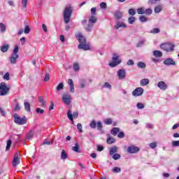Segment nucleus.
Returning <instances> with one entry per match:
<instances>
[{
  "instance_id": "nucleus-1",
  "label": "nucleus",
  "mask_w": 179,
  "mask_h": 179,
  "mask_svg": "<svg viewBox=\"0 0 179 179\" xmlns=\"http://www.w3.org/2000/svg\"><path fill=\"white\" fill-rule=\"evenodd\" d=\"M76 38L80 43L78 45V50H83L84 51L91 50L90 44L86 43V38H85L81 33H78V34L76 36Z\"/></svg>"
},
{
  "instance_id": "nucleus-2",
  "label": "nucleus",
  "mask_w": 179,
  "mask_h": 179,
  "mask_svg": "<svg viewBox=\"0 0 179 179\" xmlns=\"http://www.w3.org/2000/svg\"><path fill=\"white\" fill-rule=\"evenodd\" d=\"M73 12V10L72 9V7L68 6H66L64 8V13H63V22L65 23V24H68L69 22H71V17L72 16V13Z\"/></svg>"
},
{
  "instance_id": "nucleus-3",
  "label": "nucleus",
  "mask_w": 179,
  "mask_h": 179,
  "mask_svg": "<svg viewBox=\"0 0 179 179\" xmlns=\"http://www.w3.org/2000/svg\"><path fill=\"white\" fill-rule=\"evenodd\" d=\"M13 117L14 122L17 125H24V124H27V118L26 117V116L20 117H19V115H17V113H14Z\"/></svg>"
},
{
  "instance_id": "nucleus-4",
  "label": "nucleus",
  "mask_w": 179,
  "mask_h": 179,
  "mask_svg": "<svg viewBox=\"0 0 179 179\" xmlns=\"http://www.w3.org/2000/svg\"><path fill=\"white\" fill-rule=\"evenodd\" d=\"M18 52H19V46L15 45L13 50V52L10 57V64H12L13 65L16 64V62H17V59L19 58V54H17Z\"/></svg>"
},
{
  "instance_id": "nucleus-5",
  "label": "nucleus",
  "mask_w": 179,
  "mask_h": 179,
  "mask_svg": "<svg viewBox=\"0 0 179 179\" xmlns=\"http://www.w3.org/2000/svg\"><path fill=\"white\" fill-rule=\"evenodd\" d=\"M96 22H97V18H96V17L93 15L90 17L88 24L85 27V30L88 32L92 31V30H93V26H94V23H96Z\"/></svg>"
},
{
  "instance_id": "nucleus-6",
  "label": "nucleus",
  "mask_w": 179,
  "mask_h": 179,
  "mask_svg": "<svg viewBox=\"0 0 179 179\" xmlns=\"http://www.w3.org/2000/svg\"><path fill=\"white\" fill-rule=\"evenodd\" d=\"M9 90H10V87L6 86V83H0V96H6L9 93Z\"/></svg>"
},
{
  "instance_id": "nucleus-7",
  "label": "nucleus",
  "mask_w": 179,
  "mask_h": 179,
  "mask_svg": "<svg viewBox=\"0 0 179 179\" xmlns=\"http://www.w3.org/2000/svg\"><path fill=\"white\" fill-rule=\"evenodd\" d=\"M160 48L166 51V52H173L174 51V45L173 43H164L160 45Z\"/></svg>"
},
{
  "instance_id": "nucleus-8",
  "label": "nucleus",
  "mask_w": 179,
  "mask_h": 179,
  "mask_svg": "<svg viewBox=\"0 0 179 179\" xmlns=\"http://www.w3.org/2000/svg\"><path fill=\"white\" fill-rule=\"evenodd\" d=\"M62 101L66 106H70L72 103V96L68 93L64 94L62 95Z\"/></svg>"
},
{
  "instance_id": "nucleus-9",
  "label": "nucleus",
  "mask_w": 179,
  "mask_h": 179,
  "mask_svg": "<svg viewBox=\"0 0 179 179\" xmlns=\"http://www.w3.org/2000/svg\"><path fill=\"white\" fill-rule=\"evenodd\" d=\"M143 88L137 87L133 91L132 96L134 97H139V96H142L143 94Z\"/></svg>"
},
{
  "instance_id": "nucleus-10",
  "label": "nucleus",
  "mask_w": 179,
  "mask_h": 179,
  "mask_svg": "<svg viewBox=\"0 0 179 179\" xmlns=\"http://www.w3.org/2000/svg\"><path fill=\"white\" fill-rule=\"evenodd\" d=\"M127 152L130 153V155L138 153V152H139V148L136 147L135 145L129 146L127 148Z\"/></svg>"
},
{
  "instance_id": "nucleus-11",
  "label": "nucleus",
  "mask_w": 179,
  "mask_h": 179,
  "mask_svg": "<svg viewBox=\"0 0 179 179\" xmlns=\"http://www.w3.org/2000/svg\"><path fill=\"white\" fill-rule=\"evenodd\" d=\"M126 76H127V71H125V69H120L117 71L118 79L120 80L125 79Z\"/></svg>"
},
{
  "instance_id": "nucleus-12",
  "label": "nucleus",
  "mask_w": 179,
  "mask_h": 179,
  "mask_svg": "<svg viewBox=\"0 0 179 179\" xmlns=\"http://www.w3.org/2000/svg\"><path fill=\"white\" fill-rule=\"evenodd\" d=\"M17 164H20V160L19 159V153L17 152L15 153L14 159L13 160V166H14V167H16Z\"/></svg>"
},
{
  "instance_id": "nucleus-13",
  "label": "nucleus",
  "mask_w": 179,
  "mask_h": 179,
  "mask_svg": "<svg viewBox=\"0 0 179 179\" xmlns=\"http://www.w3.org/2000/svg\"><path fill=\"white\" fill-rule=\"evenodd\" d=\"M164 64L170 66V65H176V62L173 59L168 58L164 61Z\"/></svg>"
},
{
  "instance_id": "nucleus-14",
  "label": "nucleus",
  "mask_w": 179,
  "mask_h": 179,
  "mask_svg": "<svg viewBox=\"0 0 179 179\" xmlns=\"http://www.w3.org/2000/svg\"><path fill=\"white\" fill-rule=\"evenodd\" d=\"M157 86L161 90H167V84H166V83H164V81L159 82L157 84Z\"/></svg>"
},
{
  "instance_id": "nucleus-15",
  "label": "nucleus",
  "mask_w": 179,
  "mask_h": 179,
  "mask_svg": "<svg viewBox=\"0 0 179 179\" xmlns=\"http://www.w3.org/2000/svg\"><path fill=\"white\" fill-rule=\"evenodd\" d=\"M68 83L70 86V92L71 93H75V85L73 84V80L72 79H69Z\"/></svg>"
},
{
  "instance_id": "nucleus-16",
  "label": "nucleus",
  "mask_w": 179,
  "mask_h": 179,
  "mask_svg": "<svg viewBox=\"0 0 179 179\" xmlns=\"http://www.w3.org/2000/svg\"><path fill=\"white\" fill-rule=\"evenodd\" d=\"M118 152V147L114 146L109 150L110 156L115 155Z\"/></svg>"
},
{
  "instance_id": "nucleus-17",
  "label": "nucleus",
  "mask_w": 179,
  "mask_h": 179,
  "mask_svg": "<svg viewBox=\"0 0 179 179\" xmlns=\"http://www.w3.org/2000/svg\"><path fill=\"white\" fill-rule=\"evenodd\" d=\"M124 13L120 10H117L114 13V16L115 17V19H117V20H120V19H122V15Z\"/></svg>"
},
{
  "instance_id": "nucleus-18",
  "label": "nucleus",
  "mask_w": 179,
  "mask_h": 179,
  "mask_svg": "<svg viewBox=\"0 0 179 179\" xmlns=\"http://www.w3.org/2000/svg\"><path fill=\"white\" fill-rule=\"evenodd\" d=\"M121 27H123L124 29H125L127 27V24H125V23L124 22H117V24L115 25V29H116L117 30H118V29Z\"/></svg>"
},
{
  "instance_id": "nucleus-19",
  "label": "nucleus",
  "mask_w": 179,
  "mask_h": 179,
  "mask_svg": "<svg viewBox=\"0 0 179 179\" xmlns=\"http://www.w3.org/2000/svg\"><path fill=\"white\" fill-rule=\"evenodd\" d=\"M38 101L41 104V107H42L43 108H45V107H47V106L45 105V101L44 100V98L43 96L38 97Z\"/></svg>"
},
{
  "instance_id": "nucleus-20",
  "label": "nucleus",
  "mask_w": 179,
  "mask_h": 179,
  "mask_svg": "<svg viewBox=\"0 0 179 179\" xmlns=\"http://www.w3.org/2000/svg\"><path fill=\"white\" fill-rule=\"evenodd\" d=\"M154 57H156V58H160V57H163V53L160 50H155L153 52Z\"/></svg>"
},
{
  "instance_id": "nucleus-21",
  "label": "nucleus",
  "mask_w": 179,
  "mask_h": 179,
  "mask_svg": "<svg viewBox=\"0 0 179 179\" xmlns=\"http://www.w3.org/2000/svg\"><path fill=\"white\" fill-rule=\"evenodd\" d=\"M118 132H120V128L118 127H113L110 131L111 135H113L114 136H116Z\"/></svg>"
},
{
  "instance_id": "nucleus-22",
  "label": "nucleus",
  "mask_w": 179,
  "mask_h": 179,
  "mask_svg": "<svg viewBox=\"0 0 179 179\" xmlns=\"http://www.w3.org/2000/svg\"><path fill=\"white\" fill-rule=\"evenodd\" d=\"M120 64H121V60H119L117 62H111L110 63H109V66H110V68H115V66L117 65H120Z\"/></svg>"
},
{
  "instance_id": "nucleus-23",
  "label": "nucleus",
  "mask_w": 179,
  "mask_h": 179,
  "mask_svg": "<svg viewBox=\"0 0 179 179\" xmlns=\"http://www.w3.org/2000/svg\"><path fill=\"white\" fill-rule=\"evenodd\" d=\"M149 79L148 78H144L141 80L140 85L141 86H148V84L149 83Z\"/></svg>"
},
{
  "instance_id": "nucleus-24",
  "label": "nucleus",
  "mask_w": 179,
  "mask_h": 179,
  "mask_svg": "<svg viewBox=\"0 0 179 179\" xmlns=\"http://www.w3.org/2000/svg\"><path fill=\"white\" fill-rule=\"evenodd\" d=\"M33 136H34V131L33 130L29 131L27 134V139L28 140L33 139Z\"/></svg>"
},
{
  "instance_id": "nucleus-25",
  "label": "nucleus",
  "mask_w": 179,
  "mask_h": 179,
  "mask_svg": "<svg viewBox=\"0 0 179 179\" xmlns=\"http://www.w3.org/2000/svg\"><path fill=\"white\" fill-rule=\"evenodd\" d=\"M8 50H9V45H8V44H3L1 47V51L2 52H7Z\"/></svg>"
},
{
  "instance_id": "nucleus-26",
  "label": "nucleus",
  "mask_w": 179,
  "mask_h": 179,
  "mask_svg": "<svg viewBox=\"0 0 179 179\" xmlns=\"http://www.w3.org/2000/svg\"><path fill=\"white\" fill-rule=\"evenodd\" d=\"M10 146H12V140L9 138L7 141L6 148V152H8L10 149Z\"/></svg>"
},
{
  "instance_id": "nucleus-27",
  "label": "nucleus",
  "mask_w": 179,
  "mask_h": 179,
  "mask_svg": "<svg viewBox=\"0 0 179 179\" xmlns=\"http://www.w3.org/2000/svg\"><path fill=\"white\" fill-rule=\"evenodd\" d=\"M25 110L27 111V113H30V103L29 102L24 101V103Z\"/></svg>"
},
{
  "instance_id": "nucleus-28",
  "label": "nucleus",
  "mask_w": 179,
  "mask_h": 179,
  "mask_svg": "<svg viewBox=\"0 0 179 179\" xmlns=\"http://www.w3.org/2000/svg\"><path fill=\"white\" fill-rule=\"evenodd\" d=\"M137 66H138V68H140L141 69H145V68H146V64H145V62H139L137 64Z\"/></svg>"
},
{
  "instance_id": "nucleus-29",
  "label": "nucleus",
  "mask_w": 179,
  "mask_h": 179,
  "mask_svg": "<svg viewBox=\"0 0 179 179\" xmlns=\"http://www.w3.org/2000/svg\"><path fill=\"white\" fill-rule=\"evenodd\" d=\"M62 160H65V159H68V155H66V152L65 150H62V155H61Z\"/></svg>"
},
{
  "instance_id": "nucleus-30",
  "label": "nucleus",
  "mask_w": 179,
  "mask_h": 179,
  "mask_svg": "<svg viewBox=\"0 0 179 179\" xmlns=\"http://www.w3.org/2000/svg\"><path fill=\"white\" fill-rule=\"evenodd\" d=\"M106 142H107V143H108V145H111V144H113V143H114L115 142V138H114L110 136V137L108 138Z\"/></svg>"
},
{
  "instance_id": "nucleus-31",
  "label": "nucleus",
  "mask_w": 179,
  "mask_h": 179,
  "mask_svg": "<svg viewBox=\"0 0 179 179\" xmlns=\"http://www.w3.org/2000/svg\"><path fill=\"white\" fill-rule=\"evenodd\" d=\"M67 117L70 120V121L72 122V124H73V116L72 113L71 112V110H69L67 112Z\"/></svg>"
},
{
  "instance_id": "nucleus-32",
  "label": "nucleus",
  "mask_w": 179,
  "mask_h": 179,
  "mask_svg": "<svg viewBox=\"0 0 179 179\" xmlns=\"http://www.w3.org/2000/svg\"><path fill=\"white\" fill-rule=\"evenodd\" d=\"M120 58V56H118V55L114 53L113 55V57H112V60L114 62H118V61H121L119 59Z\"/></svg>"
},
{
  "instance_id": "nucleus-33",
  "label": "nucleus",
  "mask_w": 179,
  "mask_h": 179,
  "mask_svg": "<svg viewBox=\"0 0 179 179\" xmlns=\"http://www.w3.org/2000/svg\"><path fill=\"white\" fill-rule=\"evenodd\" d=\"M0 31L1 33H5V31H6V27L5 26V24L0 23Z\"/></svg>"
},
{
  "instance_id": "nucleus-34",
  "label": "nucleus",
  "mask_w": 179,
  "mask_h": 179,
  "mask_svg": "<svg viewBox=\"0 0 179 179\" xmlns=\"http://www.w3.org/2000/svg\"><path fill=\"white\" fill-rule=\"evenodd\" d=\"M72 150H73V152L79 153V144H78V143H75L74 147L72 148Z\"/></svg>"
},
{
  "instance_id": "nucleus-35",
  "label": "nucleus",
  "mask_w": 179,
  "mask_h": 179,
  "mask_svg": "<svg viewBox=\"0 0 179 179\" xmlns=\"http://www.w3.org/2000/svg\"><path fill=\"white\" fill-rule=\"evenodd\" d=\"M150 33L152 34H158V33H160V29L159 28H154L150 31Z\"/></svg>"
},
{
  "instance_id": "nucleus-36",
  "label": "nucleus",
  "mask_w": 179,
  "mask_h": 179,
  "mask_svg": "<svg viewBox=\"0 0 179 179\" xmlns=\"http://www.w3.org/2000/svg\"><path fill=\"white\" fill-rule=\"evenodd\" d=\"M80 87L85 89L86 87V80H83L80 82Z\"/></svg>"
},
{
  "instance_id": "nucleus-37",
  "label": "nucleus",
  "mask_w": 179,
  "mask_h": 179,
  "mask_svg": "<svg viewBox=\"0 0 179 179\" xmlns=\"http://www.w3.org/2000/svg\"><path fill=\"white\" fill-rule=\"evenodd\" d=\"M73 68L74 71H76V72H78V71H79L80 69V66H79V64H78V63H74L73 64Z\"/></svg>"
},
{
  "instance_id": "nucleus-38",
  "label": "nucleus",
  "mask_w": 179,
  "mask_h": 179,
  "mask_svg": "<svg viewBox=\"0 0 179 179\" xmlns=\"http://www.w3.org/2000/svg\"><path fill=\"white\" fill-rule=\"evenodd\" d=\"M104 124H106V125H111V124H113V119L111 118H107L104 120Z\"/></svg>"
},
{
  "instance_id": "nucleus-39",
  "label": "nucleus",
  "mask_w": 179,
  "mask_h": 179,
  "mask_svg": "<svg viewBox=\"0 0 179 179\" xmlns=\"http://www.w3.org/2000/svg\"><path fill=\"white\" fill-rule=\"evenodd\" d=\"M112 159H113V160H120V159H121V155H120V154H113V155H112Z\"/></svg>"
},
{
  "instance_id": "nucleus-40",
  "label": "nucleus",
  "mask_w": 179,
  "mask_h": 179,
  "mask_svg": "<svg viewBox=\"0 0 179 179\" xmlns=\"http://www.w3.org/2000/svg\"><path fill=\"white\" fill-rule=\"evenodd\" d=\"M135 20H136V18L134 16H131L128 18V22L129 23V24H134Z\"/></svg>"
},
{
  "instance_id": "nucleus-41",
  "label": "nucleus",
  "mask_w": 179,
  "mask_h": 179,
  "mask_svg": "<svg viewBox=\"0 0 179 179\" xmlns=\"http://www.w3.org/2000/svg\"><path fill=\"white\" fill-rule=\"evenodd\" d=\"M162 6H157L155 8V13H160L162 12Z\"/></svg>"
},
{
  "instance_id": "nucleus-42",
  "label": "nucleus",
  "mask_w": 179,
  "mask_h": 179,
  "mask_svg": "<svg viewBox=\"0 0 179 179\" xmlns=\"http://www.w3.org/2000/svg\"><path fill=\"white\" fill-rule=\"evenodd\" d=\"M137 13L138 15H145V8H138Z\"/></svg>"
},
{
  "instance_id": "nucleus-43",
  "label": "nucleus",
  "mask_w": 179,
  "mask_h": 179,
  "mask_svg": "<svg viewBox=\"0 0 179 179\" xmlns=\"http://www.w3.org/2000/svg\"><path fill=\"white\" fill-rule=\"evenodd\" d=\"M96 128L98 131H101V129H103V123H101V122H98L96 123Z\"/></svg>"
},
{
  "instance_id": "nucleus-44",
  "label": "nucleus",
  "mask_w": 179,
  "mask_h": 179,
  "mask_svg": "<svg viewBox=\"0 0 179 179\" xmlns=\"http://www.w3.org/2000/svg\"><path fill=\"white\" fill-rule=\"evenodd\" d=\"M24 33L25 34H29V33H30V27H29V25H25Z\"/></svg>"
},
{
  "instance_id": "nucleus-45",
  "label": "nucleus",
  "mask_w": 179,
  "mask_h": 179,
  "mask_svg": "<svg viewBox=\"0 0 179 179\" xmlns=\"http://www.w3.org/2000/svg\"><path fill=\"white\" fill-rule=\"evenodd\" d=\"M145 43H146V40H145V39L139 41L138 43H137V47H138V48L142 47V45H143V44H145Z\"/></svg>"
},
{
  "instance_id": "nucleus-46",
  "label": "nucleus",
  "mask_w": 179,
  "mask_h": 179,
  "mask_svg": "<svg viewBox=\"0 0 179 179\" xmlns=\"http://www.w3.org/2000/svg\"><path fill=\"white\" fill-rule=\"evenodd\" d=\"M149 146L151 149H156V148H157V143L156 142L150 143Z\"/></svg>"
},
{
  "instance_id": "nucleus-47",
  "label": "nucleus",
  "mask_w": 179,
  "mask_h": 179,
  "mask_svg": "<svg viewBox=\"0 0 179 179\" xmlns=\"http://www.w3.org/2000/svg\"><path fill=\"white\" fill-rule=\"evenodd\" d=\"M27 2H29V0H22L21 1L22 8H27Z\"/></svg>"
},
{
  "instance_id": "nucleus-48",
  "label": "nucleus",
  "mask_w": 179,
  "mask_h": 179,
  "mask_svg": "<svg viewBox=\"0 0 179 179\" xmlns=\"http://www.w3.org/2000/svg\"><path fill=\"white\" fill-rule=\"evenodd\" d=\"M136 14V11H135L134 8H130L129 10V15H130V16H134V15Z\"/></svg>"
},
{
  "instance_id": "nucleus-49",
  "label": "nucleus",
  "mask_w": 179,
  "mask_h": 179,
  "mask_svg": "<svg viewBox=\"0 0 179 179\" xmlns=\"http://www.w3.org/2000/svg\"><path fill=\"white\" fill-rule=\"evenodd\" d=\"M139 20L141 22H148V18H146V17H145V15H141L139 17Z\"/></svg>"
},
{
  "instance_id": "nucleus-50",
  "label": "nucleus",
  "mask_w": 179,
  "mask_h": 179,
  "mask_svg": "<svg viewBox=\"0 0 179 179\" xmlns=\"http://www.w3.org/2000/svg\"><path fill=\"white\" fill-rule=\"evenodd\" d=\"M160 0H149L148 5H156Z\"/></svg>"
},
{
  "instance_id": "nucleus-51",
  "label": "nucleus",
  "mask_w": 179,
  "mask_h": 179,
  "mask_svg": "<svg viewBox=\"0 0 179 179\" xmlns=\"http://www.w3.org/2000/svg\"><path fill=\"white\" fill-rule=\"evenodd\" d=\"M127 65L128 66H133V65H135V62L132 59H129L127 62Z\"/></svg>"
},
{
  "instance_id": "nucleus-52",
  "label": "nucleus",
  "mask_w": 179,
  "mask_h": 179,
  "mask_svg": "<svg viewBox=\"0 0 179 179\" xmlns=\"http://www.w3.org/2000/svg\"><path fill=\"white\" fill-rule=\"evenodd\" d=\"M97 124V123H96L95 120H92L91 122V123L90 124V126L91 127V128H92V129H96V125Z\"/></svg>"
},
{
  "instance_id": "nucleus-53",
  "label": "nucleus",
  "mask_w": 179,
  "mask_h": 179,
  "mask_svg": "<svg viewBox=\"0 0 179 179\" xmlns=\"http://www.w3.org/2000/svg\"><path fill=\"white\" fill-rule=\"evenodd\" d=\"M113 173H121V169L120 167H114L112 169Z\"/></svg>"
},
{
  "instance_id": "nucleus-54",
  "label": "nucleus",
  "mask_w": 179,
  "mask_h": 179,
  "mask_svg": "<svg viewBox=\"0 0 179 179\" xmlns=\"http://www.w3.org/2000/svg\"><path fill=\"white\" fill-rule=\"evenodd\" d=\"M136 107L138 108V110H143V108H145V105H143L142 103H137Z\"/></svg>"
},
{
  "instance_id": "nucleus-55",
  "label": "nucleus",
  "mask_w": 179,
  "mask_h": 179,
  "mask_svg": "<svg viewBox=\"0 0 179 179\" xmlns=\"http://www.w3.org/2000/svg\"><path fill=\"white\" fill-rule=\"evenodd\" d=\"M62 89H64V83H61L57 85V90L59 92L60 90H62Z\"/></svg>"
},
{
  "instance_id": "nucleus-56",
  "label": "nucleus",
  "mask_w": 179,
  "mask_h": 179,
  "mask_svg": "<svg viewBox=\"0 0 179 179\" xmlns=\"http://www.w3.org/2000/svg\"><path fill=\"white\" fill-rule=\"evenodd\" d=\"M172 146L173 148H177L179 146V141H172Z\"/></svg>"
},
{
  "instance_id": "nucleus-57",
  "label": "nucleus",
  "mask_w": 179,
  "mask_h": 179,
  "mask_svg": "<svg viewBox=\"0 0 179 179\" xmlns=\"http://www.w3.org/2000/svg\"><path fill=\"white\" fill-rule=\"evenodd\" d=\"M101 9H107V3L102 2L100 3Z\"/></svg>"
},
{
  "instance_id": "nucleus-58",
  "label": "nucleus",
  "mask_w": 179,
  "mask_h": 179,
  "mask_svg": "<svg viewBox=\"0 0 179 179\" xmlns=\"http://www.w3.org/2000/svg\"><path fill=\"white\" fill-rule=\"evenodd\" d=\"M83 129V127H82V124H80V123H78V124H77V129H78V131H79V132H83V130L82 129Z\"/></svg>"
},
{
  "instance_id": "nucleus-59",
  "label": "nucleus",
  "mask_w": 179,
  "mask_h": 179,
  "mask_svg": "<svg viewBox=\"0 0 179 179\" xmlns=\"http://www.w3.org/2000/svg\"><path fill=\"white\" fill-rule=\"evenodd\" d=\"M103 87H106L107 89L111 90L112 86L110 83L106 82V83H104Z\"/></svg>"
},
{
  "instance_id": "nucleus-60",
  "label": "nucleus",
  "mask_w": 179,
  "mask_h": 179,
  "mask_svg": "<svg viewBox=\"0 0 179 179\" xmlns=\"http://www.w3.org/2000/svg\"><path fill=\"white\" fill-rule=\"evenodd\" d=\"M153 10H152V9L150 8H148L146 10H145V15H152Z\"/></svg>"
},
{
  "instance_id": "nucleus-61",
  "label": "nucleus",
  "mask_w": 179,
  "mask_h": 179,
  "mask_svg": "<svg viewBox=\"0 0 179 179\" xmlns=\"http://www.w3.org/2000/svg\"><path fill=\"white\" fill-rule=\"evenodd\" d=\"M14 111H20V105L19 104V103H16Z\"/></svg>"
},
{
  "instance_id": "nucleus-62",
  "label": "nucleus",
  "mask_w": 179,
  "mask_h": 179,
  "mask_svg": "<svg viewBox=\"0 0 179 179\" xmlns=\"http://www.w3.org/2000/svg\"><path fill=\"white\" fill-rule=\"evenodd\" d=\"M36 113H37V114H44V110L41 109L40 108H37Z\"/></svg>"
},
{
  "instance_id": "nucleus-63",
  "label": "nucleus",
  "mask_w": 179,
  "mask_h": 179,
  "mask_svg": "<svg viewBox=\"0 0 179 179\" xmlns=\"http://www.w3.org/2000/svg\"><path fill=\"white\" fill-rule=\"evenodd\" d=\"M145 128H148V129H153L154 126L152 124L147 123L145 125Z\"/></svg>"
},
{
  "instance_id": "nucleus-64",
  "label": "nucleus",
  "mask_w": 179,
  "mask_h": 179,
  "mask_svg": "<svg viewBox=\"0 0 179 179\" xmlns=\"http://www.w3.org/2000/svg\"><path fill=\"white\" fill-rule=\"evenodd\" d=\"M3 79H5V80H9V79H10V78L9 77V73H6L4 75Z\"/></svg>"
}]
</instances>
